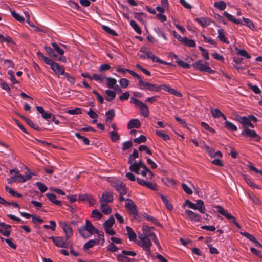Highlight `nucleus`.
Wrapping results in <instances>:
<instances>
[{
  "mask_svg": "<svg viewBox=\"0 0 262 262\" xmlns=\"http://www.w3.org/2000/svg\"><path fill=\"white\" fill-rule=\"evenodd\" d=\"M11 14L12 16L17 21L19 22H23L24 21V18L19 13H17L15 11H11Z\"/></svg>",
  "mask_w": 262,
  "mask_h": 262,
  "instance_id": "6e6d98bb",
  "label": "nucleus"
},
{
  "mask_svg": "<svg viewBox=\"0 0 262 262\" xmlns=\"http://www.w3.org/2000/svg\"><path fill=\"white\" fill-rule=\"evenodd\" d=\"M105 93L107 95V97L105 98V99L108 102H111L116 96V93L110 90H106L105 91Z\"/></svg>",
  "mask_w": 262,
  "mask_h": 262,
  "instance_id": "393cba45",
  "label": "nucleus"
},
{
  "mask_svg": "<svg viewBox=\"0 0 262 262\" xmlns=\"http://www.w3.org/2000/svg\"><path fill=\"white\" fill-rule=\"evenodd\" d=\"M65 77L67 78V80L72 84H74L75 82V78L70 75L69 73H66L64 75Z\"/></svg>",
  "mask_w": 262,
  "mask_h": 262,
  "instance_id": "e2e57ef3",
  "label": "nucleus"
},
{
  "mask_svg": "<svg viewBox=\"0 0 262 262\" xmlns=\"http://www.w3.org/2000/svg\"><path fill=\"white\" fill-rule=\"evenodd\" d=\"M139 89L144 90L148 89L150 91L159 92L160 91V87L149 82H144L142 79L138 83Z\"/></svg>",
  "mask_w": 262,
  "mask_h": 262,
  "instance_id": "423d86ee",
  "label": "nucleus"
},
{
  "mask_svg": "<svg viewBox=\"0 0 262 262\" xmlns=\"http://www.w3.org/2000/svg\"><path fill=\"white\" fill-rule=\"evenodd\" d=\"M143 217L146 219L148 221L151 222L154 224L156 225H158L159 224V222L158 220L152 216L149 215L147 213H144Z\"/></svg>",
  "mask_w": 262,
  "mask_h": 262,
  "instance_id": "e433bc0d",
  "label": "nucleus"
},
{
  "mask_svg": "<svg viewBox=\"0 0 262 262\" xmlns=\"http://www.w3.org/2000/svg\"><path fill=\"white\" fill-rule=\"evenodd\" d=\"M218 38L220 40L224 43L229 44V41L226 39L225 36V32L223 29L218 30Z\"/></svg>",
  "mask_w": 262,
  "mask_h": 262,
  "instance_id": "b1692460",
  "label": "nucleus"
},
{
  "mask_svg": "<svg viewBox=\"0 0 262 262\" xmlns=\"http://www.w3.org/2000/svg\"><path fill=\"white\" fill-rule=\"evenodd\" d=\"M59 224L65 232V238L69 240V239L73 235L72 229L65 222L60 221L59 222Z\"/></svg>",
  "mask_w": 262,
  "mask_h": 262,
  "instance_id": "9d476101",
  "label": "nucleus"
},
{
  "mask_svg": "<svg viewBox=\"0 0 262 262\" xmlns=\"http://www.w3.org/2000/svg\"><path fill=\"white\" fill-rule=\"evenodd\" d=\"M140 168H142L144 170H148V168L143 163L142 160H140L138 162L135 161L134 164L130 165L129 169V170L135 172L136 174H140Z\"/></svg>",
  "mask_w": 262,
  "mask_h": 262,
  "instance_id": "0eeeda50",
  "label": "nucleus"
},
{
  "mask_svg": "<svg viewBox=\"0 0 262 262\" xmlns=\"http://www.w3.org/2000/svg\"><path fill=\"white\" fill-rule=\"evenodd\" d=\"M208 63L202 60H199L193 63L192 66L195 69L202 72H206L209 73H213L214 70H212L208 66Z\"/></svg>",
  "mask_w": 262,
  "mask_h": 262,
  "instance_id": "7ed1b4c3",
  "label": "nucleus"
},
{
  "mask_svg": "<svg viewBox=\"0 0 262 262\" xmlns=\"http://www.w3.org/2000/svg\"><path fill=\"white\" fill-rule=\"evenodd\" d=\"M115 219L113 216H111L103 224V226L104 228H110L112 227L114 223H115Z\"/></svg>",
  "mask_w": 262,
  "mask_h": 262,
  "instance_id": "2f4dec72",
  "label": "nucleus"
},
{
  "mask_svg": "<svg viewBox=\"0 0 262 262\" xmlns=\"http://www.w3.org/2000/svg\"><path fill=\"white\" fill-rule=\"evenodd\" d=\"M243 178L247 183V184L252 188H256L259 189V187L257 186L254 182L252 181L251 179L248 176L244 174L243 175Z\"/></svg>",
  "mask_w": 262,
  "mask_h": 262,
  "instance_id": "a878e982",
  "label": "nucleus"
},
{
  "mask_svg": "<svg viewBox=\"0 0 262 262\" xmlns=\"http://www.w3.org/2000/svg\"><path fill=\"white\" fill-rule=\"evenodd\" d=\"M133 146V143L131 141H127L122 143V150L125 151Z\"/></svg>",
  "mask_w": 262,
  "mask_h": 262,
  "instance_id": "5fc2aeb1",
  "label": "nucleus"
},
{
  "mask_svg": "<svg viewBox=\"0 0 262 262\" xmlns=\"http://www.w3.org/2000/svg\"><path fill=\"white\" fill-rule=\"evenodd\" d=\"M177 64L184 69H189L190 67V65L189 64L186 63L181 60L177 61Z\"/></svg>",
  "mask_w": 262,
  "mask_h": 262,
  "instance_id": "69168bd1",
  "label": "nucleus"
},
{
  "mask_svg": "<svg viewBox=\"0 0 262 262\" xmlns=\"http://www.w3.org/2000/svg\"><path fill=\"white\" fill-rule=\"evenodd\" d=\"M113 201V195L111 192H106L102 193V196L100 198L99 202L100 203L108 204V203L112 202Z\"/></svg>",
  "mask_w": 262,
  "mask_h": 262,
  "instance_id": "9b49d317",
  "label": "nucleus"
},
{
  "mask_svg": "<svg viewBox=\"0 0 262 262\" xmlns=\"http://www.w3.org/2000/svg\"><path fill=\"white\" fill-rule=\"evenodd\" d=\"M240 234L246 237L247 238L249 239L250 241L253 242V243L256 240V239L253 235L246 231L241 232Z\"/></svg>",
  "mask_w": 262,
  "mask_h": 262,
  "instance_id": "603ef678",
  "label": "nucleus"
},
{
  "mask_svg": "<svg viewBox=\"0 0 262 262\" xmlns=\"http://www.w3.org/2000/svg\"><path fill=\"white\" fill-rule=\"evenodd\" d=\"M224 120L225 121L224 126L226 128L233 132H235L237 130V128L236 126L234 125L233 123L227 120V119Z\"/></svg>",
  "mask_w": 262,
  "mask_h": 262,
  "instance_id": "5701e85b",
  "label": "nucleus"
},
{
  "mask_svg": "<svg viewBox=\"0 0 262 262\" xmlns=\"http://www.w3.org/2000/svg\"><path fill=\"white\" fill-rule=\"evenodd\" d=\"M96 244V241L95 239H90L88 241L83 247L84 251L89 249V248L93 247Z\"/></svg>",
  "mask_w": 262,
  "mask_h": 262,
  "instance_id": "f704fd0d",
  "label": "nucleus"
},
{
  "mask_svg": "<svg viewBox=\"0 0 262 262\" xmlns=\"http://www.w3.org/2000/svg\"><path fill=\"white\" fill-rule=\"evenodd\" d=\"M44 49L50 57H53L54 58L57 57V55L55 54L53 49L50 47L45 46Z\"/></svg>",
  "mask_w": 262,
  "mask_h": 262,
  "instance_id": "3c124183",
  "label": "nucleus"
},
{
  "mask_svg": "<svg viewBox=\"0 0 262 262\" xmlns=\"http://www.w3.org/2000/svg\"><path fill=\"white\" fill-rule=\"evenodd\" d=\"M118 250V248L113 243H111L107 247V250L111 252H114L115 251H117Z\"/></svg>",
  "mask_w": 262,
  "mask_h": 262,
  "instance_id": "774afa93",
  "label": "nucleus"
},
{
  "mask_svg": "<svg viewBox=\"0 0 262 262\" xmlns=\"http://www.w3.org/2000/svg\"><path fill=\"white\" fill-rule=\"evenodd\" d=\"M125 207L130 212V214L135 219H138V212L137 210V206L134 202L130 198H127L125 200Z\"/></svg>",
  "mask_w": 262,
  "mask_h": 262,
  "instance_id": "39448f33",
  "label": "nucleus"
},
{
  "mask_svg": "<svg viewBox=\"0 0 262 262\" xmlns=\"http://www.w3.org/2000/svg\"><path fill=\"white\" fill-rule=\"evenodd\" d=\"M115 189L119 193L120 195H124L127 194L128 188L126 186V185L122 182V185H119V186Z\"/></svg>",
  "mask_w": 262,
  "mask_h": 262,
  "instance_id": "aec40b11",
  "label": "nucleus"
},
{
  "mask_svg": "<svg viewBox=\"0 0 262 262\" xmlns=\"http://www.w3.org/2000/svg\"><path fill=\"white\" fill-rule=\"evenodd\" d=\"M115 111L113 109L109 110L106 113V117L105 118V121L106 122H111L113 120L114 116H115Z\"/></svg>",
  "mask_w": 262,
  "mask_h": 262,
  "instance_id": "cd10ccee",
  "label": "nucleus"
},
{
  "mask_svg": "<svg viewBox=\"0 0 262 262\" xmlns=\"http://www.w3.org/2000/svg\"><path fill=\"white\" fill-rule=\"evenodd\" d=\"M98 235V237L99 239H96V244H100L101 245H102L105 242V239H104V233L101 231L98 230V233H96Z\"/></svg>",
  "mask_w": 262,
  "mask_h": 262,
  "instance_id": "4c0bfd02",
  "label": "nucleus"
},
{
  "mask_svg": "<svg viewBox=\"0 0 262 262\" xmlns=\"http://www.w3.org/2000/svg\"><path fill=\"white\" fill-rule=\"evenodd\" d=\"M21 118H23L26 123L33 129L34 130H37V131H40L41 130V129L40 127L38 126V125L35 123H34L32 121H31L30 119L25 117L23 116H20Z\"/></svg>",
  "mask_w": 262,
  "mask_h": 262,
  "instance_id": "dca6fc26",
  "label": "nucleus"
},
{
  "mask_svg": "<svg viewBox=\"0 0 262 262\" xmlns=\"http://www.w3.org/2000/svg\"><path fill=\"white\" fill-rule=\"evenodd\" d=\"M85 231L91 234L98 233V230L95 228L89 220H86L85 225L82 226L78 230L79 233L84 238H87L90 237V235L86 234Z\"/></svg>",
  "mask_w": 262,
  "mask_h": 262,
  "instance_id": "f257e3e1",
  "label": "nucleus"
},
{
  "mask_svg": "<svg viewBox=\"0 0 262 262\" xmlns=\"http://www.w3.org/2000/svg\"><path fill=\"white\" fill-rule=\"evenodd\" d=\"M102 28L104 31L108 33L109 34L113 36H118V34L116 32V31L112 29H111L109 27L105 25H103Z\"/></svg>",
  "mask_w": 262,
  "mask_h": 262,
  "instance_id": "c03bdc74",
  "label": "nucleus"
},
{
  "mask_svg": "<svg viewBox=\"0 0 262 262\" xmlns=\"http://www.w3.org/2000/svg\"><path fill=\"white\" fill-rule=\"evenodd\" d=\"M223 14L228 19H229L231 22L235 23L236 25H243L240 19H236L232 15L228 13V12L224 11Z\"/></svg>",
  "mask_w": 262,
  "mask_h": 262,
  "instance_id": "a211bd4d",
  "label": "nucleus"
},
{
  "mask_svg": "<svg viewBox=\"0 0 262 262\" xmlns=\"http://www.w3.org/2000/svg\"><path fill=\"white\" fill-rule=\"evenodd\" d=\"M195 21L198 23L203 27H206L210 24V19L207 17L196 18Z\"/></svg>",
  "mask_w": 262,
  "mask_h": 262,
  "instance_id": "2eb2a0df",
  "label": "nucleus"
},
{
  "mask_svg": "<svg viewBox=\"0 0 262 262\" xmlns=\"http://www.w3.org/2000/svg\"><path fill=\"white\" fill-rule=\"evenodd\" d=\"M91 216L92 217L99 220L102 217V214L97 210H94L92 212Z\"/></svg>",
  "mask_w": 262,
  "mask_h": 262,
  "instance_id": "052dcab7",
  "label": "nucleus"
},
{
  "mask_svg": "<svg viewBox=\"0 0 262 262\" xmlns=\"http://www.w3.org/2000/svg\"><path fill=\"white\" fill-rule=\"evenodd\" d=\"M130 25L131 27L134 29V30L139 34H141L142 33V30L140 28L138 24L134 20H132L130 21Z\"/></svg>",
  "mask_w": 262,
  "mask_h": 262,
  "instance_id": "ea45409f",
  "label": "nucleus"
},
{
  "mask_svg": "<svg viewBox=\"0 0 262 262\" xmlns=\"http://www.w3.org/2000/svg\"><path fill=\"white\" fill-rule=\"evenodd\" d=\"M130 103L134 104L136 105L141 111V114L145 117H147L149 116V110L148 107L146 105H145L144 103H143L142 101L139 100V99H137L134 97H131Z\"/></svg>",
  "mask_w": 262,
  "mask_h": 262,
  "instance_id": "f03ea898",
  "label": "nucleus"
},
{
  "mask_svg": "<svg viewBox=\"0 0 262 262\" xmlns=\"http://www.w3.org/2000/svg\"><path fill=\"white\" fill-rule=\"evenodd\" d=\"M35 185L42 193L46 192L48 189L47 187L43 183L40 182H36Z\"/></svg>",
  "mask_w": 262,
  "mask_h": 262,
  "instance_id": "de8ad7c7",
  "label": "nucleus"
},
{
  "mask_svg": "<svg viewBox=\"0 0 262 262\" xmlns=\"http://www.w3.org/2000/svg\"><path fill=\"white\" fill-rule=\"evenodd\" d=\"M160 198H161L162 201H163V203L165 205V206H166L167 209L170 210L172 209L173 206H172L171 203H170L169 202V201L167 200V199L166 198V197L162 194H160Z\"/></svg>",
  "mask_w": 262,
  "mask_h": 262,
  "instance_id": "a19ab883",
  "label": "nucleus"
},
{
  "mask_svg": "<svg viewBox=\"0 0 262 262\" xmlns=\"http://www.w3.org/2000/svg\"><path fill=\"white\" fill-rule=\"evenodd\" d=\"M185 215L192 222H200L201 220V217L200 215L193 212L191 210H186L185 211Z\"/></svg>",
  "mask_w": 262,
  "mask_h": 262,
  "instance_id": "ddd939ff",
  "label": "nucleus"
},
{
  "mask_svg": "<svg viewBox=\"0 0 262 262\" xmlns=\"http://www.w3.org/2000/svg\"><path fill=\"white\" fill-rule=\"evenodd\" d=\"M100 208L101 209V211L105 214L108 215L110 214L112 212L111 208L108 206L107 204L103 203H100Z\"/></svg>",
  "mask_w": 262,
  "mask_h": 262,
  "instance_id": "bb28decb",
  "label": "nucleus"
},
{
  "mask_svg": "<svg viewBox=\"0 0 262 262\" xmlns=\"http://www.w3.org/2000/svg\"><path fill=\"white\" fill-rule=\"evenodd\" d=\"M235 49L237 51V55L244 57L247 59H250L251 58V56L245 50L238 49L236 47Z\"/></svg>",
  "mask_w": 262,
  "mask_h": 262,
  "instance_id": "c85d7f7f",
  "label": "nucleus"
},
{
  "mask_svg": "<svg viewBox=\"0 0 262 262\" xmlns=\"http://www.w3.org/2000/svg\"><path fill=\"white\" fill-rule=\"evenodd\" d=\"M154 31L157 33L158 36L160 37L163 38L165 40H167V38L165 35L163 30L159 27H156L154 28Z\"/></svg>",
  "mask_w": 262,
  "mask_h": 262,
  "instance_id": "58836bf2",
  "label": "nucleus"
},
{
  "mask_svg": "<svg viewBox=\"0 0 262 262\" xmlns=\"http://www.w3.org/2000/svg\"><path fill=\"white\" fill-rule=\"evenodd\" d=\"M119 83L122 88H126L128 86L129 84V81L126 78H121L119 80Z\"/></svg>",
  "mask_w": 262,
  "mask_h": 262,
  "instance_id": "4d7b16f0",
  "label": "nucleus"
},
{
  "mask_svg": "<svg viewBox=\"0 0 262 262\" xmlns=\"http://www.w3.org/2000/svg\"><path fill=\"white\" fill-rule=\"evenodd\" d=\"M184 205H188V207L194 210H196V205L188 200L185 201Z\"/></svg>",
  "mask_w": 262,
  "mask_h": 262,
  "instance_id": "0e129e2a",
  "label": "nucleus"
},
{
  "mask_svg": "<svg viewBox=\"0 0 262 262\" xmlns=\"http://www.w3.org/2000/svg\"><path fill=\"white\" fill-rule=\"evenodd\" d=\"M105 79L107 80V86L109 88L113 89L117 84L116 79L114 78L106 77Z\"/></svg>",
  "mask_w": 262,
  "mask_h": 262,
  "instance_id": "c756f323",
  "label": "nucleus"
},
{
  "mask_svg": "<svg viewBox=\"0 0 262 262\" xmlns=\"http://www.w3.org/2000/svg\"><path fill=\"white\" fill-rule=\"evenodd\" d=\"M136 243L143 248L147 255H149L151 253L150 248L152 244L149 238L143 241H138Z\"/></svg>",
  "mask_w": 262,
  "mask_h": 262,
  "instance_id": "6e6552de",
  "label": "nucleus"
},
{
  "mask_svg": "<svg viewBox=\"0 0 262 262\" xmlns=\"http://www.w3.org/2000/svg\"><path fill=\"white\" fill-rule=\"evenodd\" d=\"M127 234L130 241H134L136 239L137 235L129 226L126 227Z\"/></svg>",
  "mask_w": 262,
  "mask_h": 262,
  "instance_id": "412c9836",
  "label": "nucleus"
},
{
  "mask_svg": "<svg viewBox=\"0 0 262 262\" xmlns=\"http://www.w3.org/2000/svg\"><path fill=\"white\" fill-rule=\"evenodd\" d=\"M141 126V123L138 119H131L128 124L127 128L128 129H132L133 128H139Z\"/></svg>",
  "mask_w": 262,
  "mask_h": 262,
  "instance_id": "4468645a",
  "label": "nucleus"
},
{
  "mask_svg": "<svg viewBox=\"0 0 262 262\" xmlns=\"http://www.w3.org/2000/svg\"><path fill=\"white\" fill-rule=\"evenodd\" d=\"M36 54H37V57H38L39 59H42V60L43 61V62H44L46 64H48V63H49V62L51 61V60L52 59H51V58H49V57H46V56H44V55L43 54V53H41V52H40V51H38V52H37V53H36Z\"/></svg>",
  "mask_w": 262,
  "mask_h": 262,
  "instance_id": "37998d69",
  "label": "nucleus"
},
{
  "mask_svg": "<svg viewBox=\"0 0 262 262\" xmlns=\"http://www.w3.org/2000/svg\"><path fill=\"white\" fill-rule=\"evenodd\" d=\"M139 150L140 151H145L149 155L152 154L151 150L146 146L144 145H140L139 147Z\"/></svg>",
  "mask_w": 262,
  "mask_h": 262,
  "instance_id": "680f3d73",
  "label": "nucleus"
},
{
  "mask_svg": "<svg viewBox=\"0 0 262 262\" xmlns=\"http://www.w3.org/2000/svg\"><path fill=\"white\" fill-rule=\"evenodd\" d=\"M47 197L48 199L53 203L54 204L58 205L59 206H61L62 203L60 201L57 200L56 199V196L55 194L53 193H47L46 194Z\"/></svg>",
  "mask_w": 262,
  "mask_h": 262,
  "instance_id": "f3484780",
  "label": "nucleus"
},
{
  "mask_svg": "<svg viewBox=\"0 0 262 262\" xmlns=\"http://www.w3.org/2000/svg\"><path fill=\"white\" fill-rule=\"evenodd\" d=\"M48 65L50 66L51 69L57 75H64L65 70L63 66H60L58 63L54 62L52 59L49 62Z\"/></svg>",
  "mask_w": 262,
  "mask_h": 262,
  "instance_id": "1a4fd4ad",
  "label": "nucleus"
},
{
  "mask_svg": "<svg viewBox=\"0 0 262 262\" xmlns=\"http://www.w3.org/2000/svg\"><path fill=\"white\" fill-rule=\"evenodd\" d=\"M146 140V137L145 136L141 135L140 137L135 138L134 140V142L137 144H140L141 143H145Z\"/></svg>",
  "mask_w": 262,
  "mask_h": 262,
  "instance_id": "13d9d810",
  "label": "nucleus"
},
{
  "mask_svg": "<svg viewBox=\"0 0 262 262\" xmlns=\"http://www.w3.org/2000/svg\"><path fill=\"white\" fill-rule=\"evenodd\" d=\"M106 77L101 74L95 73L92 76V80H95L96 81L101 82L105 79Z\"/></svg>",
  "mask_w": 262,
  "mask_h": 262,
  "instance_id": "79ce46f5",
  "label": "nucleus"
},
{
  "mask_svg": "<svg viewBox=\"0 0 262 262\" xmlns=\"http://www.w3.org/2000/svg\"><path fill=\"white\" fill-rule=\"evenodd\" d=\"M156 134L157 136L161 138L164 141H166L170 139L169 136L168 135L163 133L161 130H157Z\"/></svg>",
  "mask_w": 262,
  "mask_h": 262,
  "instance_id": "a18cd8bd",
  "label": "nucleus"
},
{
  "mask_svg": "<svg viewBox=\"0 0 262 262\" xmlns=\"http://www.w3.org/2000/svg\"><path fill=\"white\" fill-rule=\"evenodd\" d=\"M243 135H246L248 137H249L251 139H254L255 141H258L260 139V137L258 135V134L256 133V132L254 130H251L249 128H246L244 130H243L242 133Z\"/></svg>",
  "mask_w": 262,
  "mask_h": 262,
  "instance_id": "f8f14e48",
  "label": "nucleus"
},
{
  "mask_svg": "<svg viewBox=\"0 0 262 262\" xmlns=\"http://www.w3.org/2000/svg\"><path fill=\"white\" fill-rule=\"evenodd\" d=\"M243 20L245 24L250 29L253 30L255 28L253 23L249 18L243 17Z\"/></svg>",
  "mask_w": 262,
  "mask_h": 262,
  "instance_id": "8fccbe9b",
  "label": "nucleus"
},
{
  "mask_svg": "<svg viewBox=\"0 0 262 262\" xmlns=\"http://www.w3.org/2000/svg\"><path fill=\"white\" fill-rule=\"evenodd\" d=\"M177 64L184 69H189L190 67V65L189 64L186 63L181 60L177 61Z\"/></svg>",
  "mask_w": 262,
  "mask_h": 262,
  "instance_id": "338daca9",
  "label": "nucleus"
},
{
  "mask_svg": "<svg viewBox=\"0 0 262 262\" xmlns=\"http://www.w3.org/2000/svg\"><path fill=\"white\" fill-rule=\"evenodd\" d=\"M54 244L58 247L68 248L70 245V241L65 237L60 236H51Z\"/></svg>",
  "mask_w": 262,
  "mask_h": 262,
  "instance_id": "20e7f679",
  "label": "nucleus"
},
{
  "mask_svg": "<svg viewBox=\"0 0 262 262\" xmlns=\"http://www.w3.org/2000/svg\"><path fill=\"white\" fill-rule=\"evenodd\" d=\"M196 210H198L200 212L204 213L206 210L204 202L201 200H198L196 204Z\"/></svg>",
  "mask_w": 262,
  "mask_h": 262,
  "instance_id": "7c9ffc66",
  "label": "nucleus"
},
{
  "mask_svg": "<svg viewBox=\"0 0 262 262\" xmlns=\"http://www.w3.org/2000/svg\"><path fill=\"white\" fill-rule=\"evenodd\" d=\"M154 227H150V226H148L147 225H143V227H142V230H143V233H145L146 235H147V237L149 238H151L152 237V235H151V234H155V233H154L153 232H152L151 231V229H154Z\"/></svg>",
  "mask_w": 262,
  "mask_h": 262,
  "instance_id": "4be33fe9",
  "label": "nucleus"
},
{
  "mask_svg": "<svg viewBox=\"0 0 262 262\" xmlns=\"http://www.w3.org/2000/svg\"><path fill=\"white\" fill-rule=\"evenodd\" d=\"M182 43L189 47H195L196 46L195 41L194 40L190 39L187 37H184V39Z\"/></svg>",
  "mask_w": 262,
  "mask_h": 262,
  "instance_id": "473e14b6",
  "label": "nucleus"
},
{
  "mask_svg": "<svg viewBox=\"0 0 262 262\" xmlns=\"http://www.w3.org/2000/svg\"><path fill=\"white\" fill-rule=\"evenodd\" d=\"M51 45L53 48V50L56 51L58 54L60 55H63L64 53L63 50L62 49L56 42H52Z\"/></svg>",
  "mask_w": 262,
  "mask_h": 262,
  "instance_id": "c9c22d12",
  "label": "nucleus"
},
{
  "mask_svg": "<svg viewBox=\"0 0 262 262\" xmlns=\"http://www.w3.org/2000/svg\"><path fill=\"white\" fill-rule=\"evenodd\" d=\"M122 181L117 179H113L111 182V186L115 188V189H116L119 185H122Z\"/></svg>",
  "mask_w": 262,
  "mask_h": 262,
  "instance_id": "864d4df0",
  "label": "nucleus"
},
{
  "mask_svg": "<svg viewBox=\"0 0 262 262\" xmlns=\"http://www.w3.org/2000/svg\"><path fill=\"white\" fill-rule=\"evenodd\" d=\"M242 121L243 122V124L244 125L245 127L250 126L252 128L254 127L253 124L251 123V121H250L248 117L244 116V118L243 119Z\"/></svg>",
  "mask_w": 262,
  "mask_h": 262,
  "instance_id": "09e8293b",
  "label": "nucleus"
},
{
  "mask_svg": "<svg viewBox=\"0 0 262 262\" xmlns=\"http://www.w3.org/2000/svg\"><path fill=\"white\" fill-rule=\"evenodd\" d=\"M248 87L255 94H260L261 92L259 88L256 85H252L251 83H249Z\"/></svg>",
  "mask_w": 262,
  "mask_h": 262,
  "instance_id": "bf43d9fd",
  "label": "nucleus"
},
{
  "mask_svg": "<svg viewBox=\"0 0 262 262\" xmlns=\"http://www.w3.org/2000/svg\"><path fill=\"white\" fill-rule=\"evenodd\" d=\"M110 137L113 142H116L120 139V137L117 132L112 131L110 132Z\"/></svg>",
  "mask_w": 262,
  "mask_h": 262,
  "instance_id": "72a5a7b5",
  "label": "nucleus"
},
{
  "mask_svg": "<svg viewBox=\"0 0 262 262\" xmlns=\"http://www.w3.org/2000/svg\"><path fill=\"white\" fill-rule=\"evenodd\" d=\"M211 113L214 118H219L221 117L224 120H226V116L219 109H211Z\"/></svg>",
  "mask_w": 262,
  "mask_h": 262,
  "instance_id": "6ab92c4d",
  "label": "nucleus"
},
{
  "mask_svg": "<svg viewBox=\"0 0 262 262\" xmlns=\"http://www.w3.org/2000/svg\"><path fill=\"white\" fill-rule=\"evenodd\" d=\"M214 6L220 10H224L226 8V3L224 1H219L214 3Z\"/></svg>",
  "mask_w": 262,
  "mask_h": 262,
  "instance_id": "49530a36",
  "label": "nucleus"
}]
</instances>
